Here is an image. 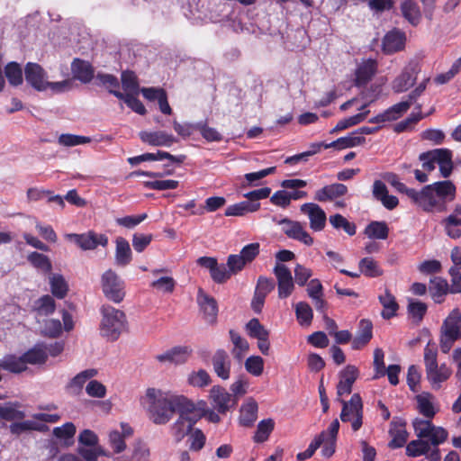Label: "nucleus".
<instances>
[{
    "label": "nucleus",
    "instance_id": "nucleus-1",
    "mask_svg": "<svg viewBox=\"0 0 461 461\" xmlns=\"http://www.w3.org/2000/svg\"><path fill=\"white\" fill-rule=\"evenodd\" d=\"M383 177L399 193L406 194L414 204L426 212H446L447 203L452 202L456 198V187L450 180L438 181L417 191L401 182L395 173H386Z\"/></svg>",
    "mask_w": 461,
    "mask_h": 461
},
{
    "label": "nucleus",
    "instance_id": "nucleus-2",
    "mask_svg": "<svg viewBox=\"0 0 461 461\" xmlns=\"http://www.w3.org/2000/svg\"><path fill=\"white\" fill-rule=\"evenodd\" d=\"M188 400L182 394H170L156 388H149L145 394L148 417L154 424H167L180 408L185 407Z\"/></svg>",
    "mask_w": 461,
    "mask_h": 461
},
{
    "label": "nucleus",
    "instance_id": "nucleus-3",
    "mask_svg": "<svg viewBox=\"0 0 461 461\" xmlns=\"http://www.w3.org/2000/svg\"><path fill=\"white\" fill-rule=\"evenodd\" d=\"M204 401L194 402L189 399L185 407L177 411L178 419L171 427L172 435L177 442L190 434L194 424L204 416Z\"/></svg>",
    "mask_w": 461,
    "mask_h": 461
},
{
    "label": "nucleus",
    "instance_id": "nucleus-4",
    "mask_svg": "<svg viewBox=\"0 0 461 461\" xmlns=\"http://www.w3.org/2000/svg\"><path fill=\"white\" fill-rule=\"evenodd\" d=\"M100 312L102 314L101 335L108 340H117L127 329L128 322L125 313L111 305H103Z\"/></svg>",
    "mask_w": 461,
    "mask_h": 461
},
{
    "label": "nucleus",
    "instance_id": "nucleus-5",
    "mask_svg": "<svg viewBox=\"0 0 461 461\" xmlns=\"http://www.w3.org/2000/svg\"><path fill=\"white\" fill-rule=\"evenodd\" d=\"M26 82L37 91H43L50 87L53 91H62L68 86V81L50 83L45 80L46 73L37 63L29 62L24 68Z\"/></svg>",
    "mask_w": 461,
    "mask_h": 461
},
{
    "label": "nucleus",
    "instance_id": "nucleus-6",
    "mask_svg": "<svg viewBox=\"0 0 461 461\" xmlns=\"http://www.w3.org/2000/svg\"><path fill=\"white\" fill-rule=\"evenodd\" d=\"M337 400L342 404L340 420L342 422H351V428L357 431L363 425V402L359 393H354L349 401L340 398Z\"/></svg>",
    "mask_w": 461,
    "mask_h": 461
},
{
    "label": "nucleus",
    "instance_id": "nucleus-7",
    "mask_svg": "<svg viewBox=\"0 0 461 461\" xmlns=\"http://www.w3.org/2000/svg\"><path fill=\"white\" fill-rule=\"evenodd\" d=\"M102 290L104 296L115 303H120L124 296V282L112 269L106 270L101 277Z\"/></svg>",
    "mask_w": 461,
    "mask_h": 461
},
{
    "label": "nucleus",
    "instance_id": "nucleus-8",
    "mask_svg": "<svg viewBox=\"0 0 461 461\" xmlns=\"http://www.w3.org/2000/svg\"><path fill=\"white\" fill-rule=\"evenodd\" d=\"M420 65L418 61H410L402 73L392 82V89L394 93H403L411 88L416 82L417 76L420 72Z\"/></svg>",
    "mask_w": 461,
    "mask_h": 461
},
{
    "label": "nucleus",
    "instance_id": "nucleus-9",
    "mask_svg": "<svg viewBox=\"0 0 461 461\" xmlns=\"http://www.w3.org/2000/svg\"><path fill=\"white\" fill-rule=\"evenodd\" d=\"M66 238L75 242L83 250L95 249L99 245L106 247L108 245V238L104 234H97L94 230L86 233H69Z\"/></svg>",
    "mask_w": 461,
    "mask_h": 461
},
{
    "label": "nucleus",
    "instance_id": "nucleus-10",
    "mask_svg": "<svg viewBox=\"0 0 461 461\" xmlns=\"http://www.w3.org/2000/svg\"><path fill=\"white\" fill-rule=\"evenodd\" d=\"M210 398L214 409L221 414H225L238 404V399L220 385H214L210 390Z\"/></svg>",
    "mask_w": 461,
    "mask_h": 461
},
{
    "label": "nucleus",
    "instance_id": "nucleus-11",
    "mask_svg": "<svg viewBox=\"0 0 461 461\" xmlns=\"http://www.w3.org/2000/svg\"><path fill=\"white\" fill-rule=\"evenodd\" d=\"M277 223L283 226L282 230L288 238L298 240L306 246L313 244V238L304 230L300 221L284 218Z\"/></svg>",
    "mask_w": 461,
    "mask_h": 461
},
{
    "label": "nucleus",
    "instance_id": "nucleus-12",
    "mask_svg": "<svg viewBox=\"0 0 461 461\" xmlns=\"http://www.w3.org/2000/svg\"><path fill=\"white\" fill-rule=\"evenodd\" d=\"M275 288V282L272 278L260 276L258 279L251 301V309L254 312L259 314L262 312L266 297Z\"/></svg>",
    "mask_w": 461,
    "mask_h": 461
},
{
    "label": "nucleus",
    "instance_id": "nucleus-13",
    "mask_svg": "<svg viewBox=\"0 0 461 461\" xmlns=\"http://www.w3.org/2000/svg\"><path fill=\"white\" fill-rule=\"evenodd\" d=\"M300 211L308 216L310 227L313 231H321L326 226L327 216L324 210L315 203H305Z\"/></svg>",
    "mask_w": 461,
    "mask_h": 461
},
{
    "label": "nucleus",
    "instance_id": "nucleus-14",
    "mask_svg": "<svg viewBox=\"0 0 461 461\" xmlns=\"http://www.w3.org/2000/svg\"><path fill=\"white\" fill-rule=\"evenodd\" d=\"M274 273L277 279L278 296L287 298L294 288L291 271L285 265L276 264Z\"/></svg>",
    "mask_w": 461,
    "mask_h": 461
},
{
    "label": "nucleus",
    "instance_id": "nucleus-15",
    "mask_svg": "<svg viewBox=\"0 0 461 461\" xmlns=\"http://www.w3.org/2000/svg\"><path fill=\"white\" fill-rule=\"evenodd\" d=\"M406 421L399 417H394L390 423L389 435L392 437L388 447L392 449L402 447L408 439Z\"/></svg>",
    "mask_w": 461,
    "mask_h": 461
},
{
    "label": "nucleus",
    "instance_id": "nucleus-16",
    "mask_svg": "<svg viewBox=\"0 0 461 461\" xmlns=\"http://www.w3.org/2000/svg\"><path fill=\"white\" fill-rule=\"evenodd\" d=\"M378 64L376 60L368 59L359 63L355 71L354 84L357 87L366 86L377 72Z\"/></svg>",
    "mask_w": 461,
    "mask_h": 461
},
{
    "label": "nucleus",
    "instance_id": "nucleus-17",
    "mask_svg": "<svg viewBox=\"0 0 461 461\" xmlns=\"http://www.w3.org/2000/svg\"><path fill=\"white\" fill-rule=\"evenodd\" d=\"M212 365L219 378L228 380L230 377L231 359L226 350L217 349L212 356Z\"/></svg>",
    "mask_w": 461,
    "mask_h": 461
},
{
    "label": "nucleus",
    "instance_id": "nucleus-18",
    "mask_svg": "<svg viewBox=\"0 0 461 461\" xmlns=\"http://www.w3.org/2000/svg\"><path fill=\"white\" fill-rule=\"evenodd\" d=\"M139 136L142 142L155 147H171L177 142V139L174 135L163 131H142Z\"/></svg>",
    "mask_w": 461,
    "mask_h": 461
},
{
    "label": "nucleus",
    "instance_id": "nucleus-19",
    "mask_svg": "<svg viewBox=\"0 0 461 461\" xmlns=\"http://www.w3.org/2000/svg\"><path fill=\"white\" fill-rule=\"evenodd\" d=\"M192 348L187 346H176L163 354L157 355L156 359L160 363L185 364L192 355Z\"/></svg>",
    "mask_w": 461,
    "mask_h": 461
},
{
    "label": "nucleus",
    "instance_id": "nucleus-20",
    "mask_svg": "<svg viewBox=\"0 0 461 461\" xmlns=\"http://www.w3.org/2000/svg\"><path fill=\"white\" fill-rule=\"evenodd\" d=\"M440 224L443 226L446 234L453 240L461 237V203H456L453 212L444 218Z\"/></svg>",
    "mask_w": 461,
    "mask_h": 461
},
{
    "label": "nucleus",
    "instance_id": "nucleus-21",
    "mask_svg": "<svg viewBox=\"0 0 461 461\" xmlns=\"http://www.w3.org/2000/svg\"><path fill=\"white\" fill-rule=\"evenodd\" d=\"M347 193L348 186L346 185L334 183L318 189L314 194L313 199L320 203H326L342 197Z\"/></svg>",
    "mask_w": 461,
    "mask_h": 461
},
{
    "label": "nucleus",
    "instance_id": "nucleus-22",
    "mask_svg": "<svg viewBox=\"0 0 461 461\" xmlns=\"http://www.w3.org/2000/svg\"><path fill=\"white\" fill-rule=\"evenodd\" d=\"M339 377L337 384L338 398L351 393L353 384L358 377V369L355 366L348 365L339 373Z\"/></svg>",
    "mask_w": 461,
    "mask_h": 461
},
{
    "label": "nucleus",
    "instance_id": "nucleus-23",
    "mask_svg": "<svg viewBox=\"0 0 461 461\" xmlns=\"http://www.w3.org/2000/svg\"><path fill=\"white\" fill-rule=\"evenodd\" d=\"M197 303L201 311L203 312L204 319L209 323H214L218 315V304L216 300L200 288L197 294Z\"/></svg>",
    "mask_w": 461,
    "mask_h": 461
},
{
    "label": "nucleus",
    "instance_id": "nucleus-24",
    "mask_svg": "<svg viewBox=\"0 0 461 461\" xmlns=\"http://www.w3.org/2000/svg\"><path fill=\"white\" fill-rule=\"evenodd\" d=\"M410 108V102L402 101L386 109L384 112L368 120L369 123H383L399 119Z\"/></svg>",
    "mask_w": 461,
    "mask_h": 461
},
{
    "label": "nucleus",
    "instance_id": "nucleus-25",
    "mask_svg": "<svg viewBox=\"0 0 461 461\" xmlns=\"http://www.w3.org/2000/svg\"><path fill=\"white\" fill-rule=\"evenodd\" d=\"M405 41V33L393 29L384 35L383 39V50L385 54L398 52L404 48Z\"/></svg>",
    "mask_w": 461,
    "mask_h": 461
},
{
    "label": "nucleus",
    "instance_id": "nucleus-26",
    "mask_svg": "<svg viewBox=\"0 0 461 461\" xmlns=\"http://www.w3.org/2000/svg\"><path fill=\"white\" fill-rule=\"evenodd\" d=\"M373 338V323L370 320L362 319L358 323L357 335L352 340L351 347L354 350L362 349Z\"/></svg>",
    "mask_w": 461,
    "mask_h": 461
},
{
    "label": "nucleus",
    "instance_id": "nucleus-27",
    "mask_svg": "<svg viewBox=\"0 0 461 461\" xmlns=\"http://www.w3.org/2000/svg\"><path fill=\"white\" fill-rule=\"evenodd\" d=\"M440 333L447 337L461 338V312L458 309H454L444 320Z\"/></svg>",
    "mask_w": 461,
    "mask_h": 461
},
{
    "label": "nucleus",
    "instance_id": "nucleus-28",
    "mask_svg": "<svg viewBox=\"0 0 461 461\" xmlns=\"http://www.w3.org/2000/svg\"><path fill=\"white\" fill-rule=\"evenodd\" d=\"M452 370L446 364L426 370V376L432 389L438 390L442 383L446 382L451 375Z\"/></svg>",
    "mask_w": 461,
    "mask_h": 461
},
{
    "label": "nucleus",
    "instance_id": "nucleus-29",
    "mask_svg": "<svg viewBox=\"0 0 461 461\" xmlns=\"http://www.w3.org/2000/svg\"><path fill=\"white\" fill-rule=\"evenodd\" d=\"M24 364L43 365L48 359L47 346L44 343H37L32 348L22 355Z\"/></svg>",
    "mask_w": 461,
    "mask_h": 461
},
{
    "label": "nucleus",
    "instance_id": "nucleus-30",
    "mask_svg": "<svg viewBox=\"0 0 461 461\" xmlns=\"http://www.w3.org/2000/svg\"><path fill=\"white\" fill-rule=\"evenodd\" d=\"M258 403L255 400L249 399L241 405L240 423L244 427H252L258 418Z\"/></svg>",
    "mask_w": 461,
    "mask_h": 461
},
{
    "label": "nucleus",
    "instance_id": "nucleus-31",
    "mask_svg": "<svg viewBox=\"0 0 461 461\" xmlns=\"http://www.w3.org/2000/svg\"><path fill=\"white\" fill-rule=\"evenodd\" d=\"M401 12L404 19L411 25L417 26L421 20V13L415 0H403L401 4Z\"/></svg>",
    "mask_w": 461,
    "mask_h": 461
},
{
    "label": "nucleus",
    "instance_id": "nucleus-32",
    "mask_svg": "<svg viewBox=\"0 0 461 461\" xmlns=\"http://www.w3.org/2000/svg\"><path fill=\"white\" fill-rule=\"evenodd\" d=\"M115 262L120 267L129 265L132 259L131 249L129 242L122 237L116 238L115 240Z\"/></svg>",
    "mask_w": 461,
    "mask_h": 461
},
{
    "label": "nucleus",
    "instance_id": "nucleus-33",
    "mask_svg": "<svg viewBox=\"0 0 461 461\" xmlns=\"http://www.w3.org/2000/svg\"><path fill=\"white\" fill-rule=\"evenodd\" d=\"M74 77L83 83H89L94 77L92 66L80 59H75L71 65Z\"/></svg>",
    "mask_w": 461,
    "mask_h": 461
},
{
    "label": "nucleus",
    "instance_id": "nucleus-34",
    "mask_svg": "<svg viewBox=\"0 0 461 461\" xmlns=\"http://www.w3.org/2000/svg\"><path fill=\"white\" fill-rule=\"evenodd\" d=\"M378 300L384 308L381 315L384 320H390L397 314L399 304L388 289L385 290L384 294L379 295Z\"/></svg>",
    "mask_w": 461,
    "mask_h": 461
},
{
    "label": "nucleus",
    "instance_id": "nucleus-35",
    "mask_svg": "<svg viewBox=\"0 0 461 461\" xmlns=\"http://www.w3.org/2000/svg\"><path fill=\"white\" fill-rule=\"evenodd\" d=\"M365 142V137L357 135V131H354L348 136L339 138L330 143H327V145L324 146V149L334 148L337 149H344L362 145Z\"/></svg>",
    "mask_w": 461,
    "mask_h": 461
},
{
    "label": "nucleus",
    "instance_id": "nucleus-36",
    "mask_svg": "<svg viewBox=\"0 0 461 461\" xmlns=\"http://www.w3.org/2000/svg\"><path fill=\"white\" fill-rule=\"evenodd\" d=\"M358 269L361 275L368 278H375L384 275L383 268L372 257L360 259L358 262Z\"/></svg>",
    "mask_w": 461,
    "mask_h": 461
},
{
    "label": "nucleus",
    "instance_id": "nucleus-37",
    "mask_svg": "<svg viewBox=\"0 0 461 461\" xmlns=\"http://www.w3.org/2000/svg\"><path fill=\"white\" fill-rule=\"evenodd\" d=\"M260 208L259 203L242 201L228 206L225 210V216H243L248 212H257Z\"/></svg>",
    "mask_w": 461,
    "mask_h": 461
},
{
    "label": "nucleus",
    "instance_id": "nucleus-38",
    "mask_svg": "<svg viewBox=\"0 0 461 461\" xmlns=\"http://www.w3.org/2000/svg\"><path fill=\"white\" fill-rule=\"evenodd\" d=\"M368 104H365L360 107V110L363 111L362 113H359L357 114L350 116L348 118H344V119L340 120L337 123V125L332 129V131L330 132L333 133V132L346 130L351 126H355V125L362 122L363 121H365L370 112L369 110H366V108L368 106Z\"/></svg>",
    "mask_w": 461,
    "mask_h": 461
},
{
    "label": "nucleus",
    "instance_id": "nucleus-39",
    "mask_svg": "<svg viewBox=\"0 0 461 461\" xmlns=\"http://www.w3.org/2000/svg\"><path fill=\"white\" fill-rule=\"evenodd\" d=\"M0 367L10 373L19 374L27 369L22 356L6 355L0 360Z\"/></svg>",
    "mask_w": 461,
    "mask_h": 461
},
{
    "label": "nucleus",
    "instance_id": "nucleus-40",
    "mask_svg": "<svg viewBox=\"0 0 461 461\" xmlns=\"http://www.w3.org/2000/svg\"><path fill=\"white\" fill-rule=\"evenodd\" d=\"M97 375V370L94 368L86 369L77 374L68 384L67 389L71 393L77 394L81 392L85 383Z\"/></svg>",
    "mask_w": 461,
    "mask_h": 461
},
{
    "label": "nucleus",
    "instance_id": "nucleus-41",
    "mask_svg": "<svg viewBox=\"0 0 461 461\" xmlns=\"http://www.w3.org/2000/svg\"><path fill=\"white\" fill-rule=\"evenodd\" d=\"M428 311V305L418 300H409L407 312L412 322L419 325Z\"/></svg>",
    "mask_w": 461,
    "mask_h": 461
},
{
    "label": "nucleus",
    "instance_id": "nucleus-42",
    "mask_svg": "<svg viewBox=\"0 0 461 461\" xmlns=\"http://www.w3.org/2000/svg\"><path fill=\"white\" fill-rule=\"evenodd\" d=\"M231 342L234 345L231 353L238 361H241L249 348L248 341L233 330L229 331Z\"/></svg>",
    "mask_w": 461,
    "mask_h": 461
},
{
    "label": "nucleus",
    "instance_id": "nucleus-43",
    "mask_svg": "<svg viewBox=\"0 0 461 461\" xmlns=\"http://www.w3.org/2000/svg\"><path fill=\"white\" fill-rule=\"evenodd\" d=\"M365 234L370 239L386 240L389 228L385 221H371L365 229Z\"/></svg>",
    "mask_w": 461,
    "mask_h": 461
},
{
    "label": "nucleus",
    "instance_id": "nucleus-44",
    "mask_svg": "<svg viewBox=\"0 0 461 461\" xmlns=\"http://www.w3.org/2000/svg\"><path fill=\"white\" fill-rule=\"evenodd\" d=\"M110 94L113 95L115 97H117L118 99H121V100H123L124 103L135 113L140 114V115H144L146 113V108L144 106V104H142V102L131 95H124L122 94V92H120L119 90H115V89H110Z\"/></svg>",
    "mask_w": 461,
    "mask_h": 461
},
{
    "label": "nucleus",
    "instance_id": "nucleus-45",
    "mask_svg": "<svg viewBox=\"0 0 461 461\" xmlns=\"http://www.w3.org/2000/svg\"><path fill=\"white\" fill-rule=\"evenodd\" d=\"M30 264L44 274H50L52 270V264L48 256L36 251L31 252L27 257Z\"/></svg>",
    "mask_w": 461,
    "mask_h": 461
},
{
    "label": "nucleus",
    "instance_id": "nucleus-46",
    "mask_svg": "<svg viewBox=\"0 0 461 461\" xmlns=\"http://www.w3.org/2000/svg\"><path fill=\"white\" fill-rule=\"evenodd\" d=\"M432 395L430 393L419 394L416 396L417 409L419 412L429 420H432L437 413L433 403L431 402Z\"/></svg>",
    "mask_w": 461,
    "mask_h": 461
},
{
    "label": "nucleus",
    "instance_id": "nucleus-47",
    "mask_svg": "<svg viewBox=\"0 0 461 461\" xmlns=\"http://www.w3.org/2000/svg\"><path fill=\"white\" fill-rule=\"evenodd\" d=\"M50 291L58 299H63L68 292V285L62 275L54 274L50 277Z\"/></svg>",
    "mask_w": 461,
    "mask_h": 461
},
{
    "label": "nucleus",
    "instance_id": "nucleus-48",
    "mask_svg": "<svg viewBox=\"0 0 461 461\" xmlns=\"http://www.w3.org/2000/svg\"><path fill=\"white\" fill-rule=\"evenodd\" d=\"M448 292V284L445 279L435 277L431 280L429 293L436 303H441Z\"/></svg>",
    "mask_w": 461,
    "mask_h": 461
},
{
    "label": "nucleus",
    "instance_id": "nucleus-49",
    "mask_svg": "<svg viewBox=\"0 0 461 461\" xmlns=\"http://www.w3.org/2000/svg\"><path fill=\"white\" fill-rule=\"evenodd\" d=\"M150 451L146 443L137 440L133 445L131 456L129 460L124 457L116 458L114 461H149Z\"/></svg>",
    "mask_w": 461,
    "mask_h": 461
},
{
    "label": "nucleus",
    "instance_id": "nucleus-50",
    "mask_svg": "<svg viewBox=\"0 0 461 461\" xmlns=\"http://www.w3.org/2000/svg\"><path fill=\"white\" fill-rule=\"evenodd\" d=\"M275 421L273 419H265L258 422L257 430L253 437L256 443H263L267 441L274 430Z\"/></svg>",
    "mask_w": 461,
    "mask_h": 461
},
{
    "label": "nucleus",
    "instance_id": "nucleus-51",
    "mask_svg": "<svg viewBox=\"0 0 461 461\" xmlns=\"http://www.w3.org/2000/svg\"><path fill=\"white\" fill-rule=\"evenodd\" d=\"M329 221L334 229H337V230L343 229V230L349 236H353L356 234V231H357L356 224L354 222L349 221L343 215H341L339 213L330 215L329 218Z\"/></svg>",
    "mask_w": 461,
    "mask_h": 461
},
{
    "label": "nucleus",
    "instance_id": "nucleus-52",
    "mask_svg": "<svg viewBox=\"0 0 461 461\" xmlns=\"http://www.w3.org/2000/svg\"><path fill=\"white\" fill-rule=\"evenodd\" d=\"M431 155L438 165L448 164V162L452 161L453 157L452 151L448 149H436L420 154L419 159H427V158H431Z\"/></svg>",
    "mask_w": 461,
    "mask_h": 461
},
{
    "label": "nucleus",
    "instance_id": "nucleus-53",
    "mask_svg": "<svg viewBox=\"0 0 461 461\" xmlns=\"http://www.w3.org/2000/svg\"><path fill=\"white\" fill-rule=\"evenodd\" d=\"M430 450L429 443L423 438L411 440L406 446V454L411 457L427 455Z\"/></svg>",
    "mask_w": 461,
    "mask_h": 461
},
{
    "label": "nucleus",
    "instance_id": "nucleus-54",
    "mask_svg": "<svg viewBox=\"0 0 461 461\" xmlns=\"http://www.w3.org/2000/svg\"><path fill=\"white\" fill-rule=\"evenodd\" d=\"M295 315L300 325H310L313 319L312 309L309 303L305 302H299L295 305Z\"/></svg>",
    "mask_w": 461,
    "mask_h": 461
},
{
    "label": "nucleus",
    "instance_id": "nucleus-55",
    "mask_svg": "<svg viewBox=\"0 0 461 461\" xmlns=\"http://www.w3.org/2000/svg\"><path fill=\"white\" fill-rule=\"evenodd\" d=\"M56 303L52 296L46 294L39 298L34 304V310L40 315H50L55 312Z\"/></svg>",
    "mask_w": 461,
    "mask_h": 461
},
{
    "label": "nucleus",
    "instance_id": "nucleus-56",
    "mask_svg": "<svg viewBox=\"0 0 461 461\" xmlns=\"http://www.w3.org/2000/svg\"><path fill=\"white\" fill-rule=\"evenodd\" d=\"M5 73L8 82L12 86H17L23 83V70L18 63H8L5 67Z\"/></svg>",
    "mask_w": 461,
    "mask_h": 461
},
{
    "label": "nucleus",
    "instance_id": "nucleus-57",
    "mask_svg": "<svg viewBox=\"0 0 461 461\" xmlns=\"http://www.w3.org/2000/svg\"><path fill=\"white\" fill-rule=\"evenodd\" d=\"M414 432L419 438H426L433 432L434 424L431 420L415 419L412 422Z\"/></svg>",
    "mask_w": 461,
    "mask_h": 461
},
{
    "label": "nucleus",
    "instance_id": "nucleus-58",
    "mask_svg": "<svg viewBox=\"0 0 461 461\" xmlns=\"http://www.w3.org/2000/svg\"><path fill=\"white\" fill-rule=\"evenodd\" d=\"M91 141V138L81 135H75L70 133H63L59 139L58 142L59 145L65 147H74L77 145L86 144Z\"/></svg>",
    "mask_w": 461,
    "mask_h": 461
},
{
    "label": "nucleus",
    "instance_id": "nucleus-59",
    "mask_svg": "<svg viewBox=\"0 0 461 461\" xmlns=\"http://www.w3.org/2000/svg\"><path fill=\"white\" fill-rule=\"evenodd\" d=\"M437 357V346L432 340H429L424 348V364L426 370L437 367V366L438 365Z\"/></svg>",
    "mask_w": 461,
    "mask_h": 461
},
{
    "label": "nucleus",
    "instance_id": "nucleus-60",
    "mask_svg": "<svg viewBox=\"0 0 461 461\" xmlns=\"http://www.w3.org/2000/svg\"><path fill=\"white\" fill-rule=\"evenodd\" d=\"M246 330L250 338L258 339L269 336V331L260 323L258 319L253 318L246 324Z\"/></svg>",
    "mask_w": 461,
    "mask_h": 461
},
{
    "label": "nucleus",
    "instance_id": "nucleus-61",
    "mask_svg": "<svg viewBox=\"0 0 461 461\" xmlns=\"http://www.w3.org/2000/svg\"><path fill=\"white\" fill-rule=\"evenodd\" d=\"M246 370L254 376H259L264 370V360L259 356L249 357L245 361Z\"/></svg>",
    "mask_w": 461,
    "mask_h": 461
},
{
    "label": "nucleus",
    "instance_id": "nucleus-62",
    "mask_svg": "<svg viewBox=\"0 0 461 461\" xmlns=\"http://www.w3.org/2000/svg\"><path fill=\"white\" fill-rule=\"evenodd\" d=\"M196 131L209 142L221 141L222 140L221 134L216 129L208 126L204 122L196 123Z\"/></svg>",
    "mask_w": 461,
    "mask_h": 461
},
{
    "label": "nucleus",
    "instance_id": "nucleus-63",
    "mask_svg": "<svg viewBox=\"0 0 461 461\" xmlns=\"http://www.w3.org/2000/svg\"><path fill=\"white\" fill-rule=\"evenodd\" d=\"M145 187L152 190H170L176 189L179 185V182L177 180L167 179V180H155V181H147L144 183Z\"/></svg>",
    "mask_w": 461,
    "mask_h": 461
},
{
    "label": "nucleus",
    "instance_id": "nucleus-64",
    "mask_svg": "<svg viewBox=\"0 0 461 461\" xmlns=\"http://www.w3.org/2000/svg\"><path fill=\"white\" fill-rule=\"evenodd\" d=\"M211 381L209 374L203 369L192 373L188 377L189 384L197 387L206 386L211 383Z\"/></svg>",
    "mask_w": 461,
    "mask_h": 461
}]
</instances>
